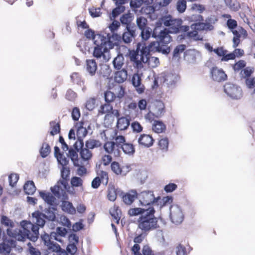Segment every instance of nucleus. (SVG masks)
Masks as SVG:
<instances>
[{
  "label": "nucleus",
  "instance_id": "obj_1",
  "mask_svg": "<svg viewBox=\"0 0 255 255\" xmlns=\"http://www.w3.org/2000/svg\"><path fill=\"white\" fill-rule=\"evenodd\" d=\"M155 29L152 33V37H158L159 41L151 42L148 46H142L140 49L138 46L135 51L130 53V60L133 63V65L137 69L143 68V63L149 62L150 60V52H159L163 54H168L170 48L168 44L172 41V37L169 35V32L166 28L161 30L157 35Z\"/></svg>",
  "mask_w": 255,
  "mask_h": 255
},
{
  "label": "nucleus",
  "instance_id": "obj_2",
  "mask_svg": "<svg viewBox=\"0 0 255 255\" xmlns=\"http://www.w3.org/2000/svg\"><path fill=\"white\" fill-rule=\"evenodd\" d=\"M155 210L153 207H149L140 216L137 220L139 229L144 232L153 230L159 227L158 219L155 216Z\"/></svg>",
  "mask_w": 255,
  "mask_h": 255
},
{
  "label": "nucleus",
  "instance_id": "obj_3",
  "mask_svg": "<svg viewBox=\"0 0 255 255\" xmlns=\"http://www.w3.org/2000/svg\"><path fill=\"white\" fill-rule=\"evenodd\" d=\"M161 19L165 26L169 27V33L187 32L189 30V26L182 25V20L181 19H174L170 15L164 16Z\"/></svg>",
  "mask_w": 255,
  "mask_h": 255
},
{
  "label": "nucleus",
  "instance_id": "obj_4",
  "mask_svg": "<svg viewBox=\"0 0 255 255\" xmlns=\"http://www.w3.org/2000/svg\"><path fill=\"white\" fill-rule=\"evenodd\" d=\"M22 230L20 231L22 235L21 240L28 239L32 242L37 240L39 237V228L30 222L23 221L21 223Z\"/></svg>",
  "mask_w": 255,
  "mask_h": 255
},
{
  "label": "nucleus",
  "instance_id": "obj_5",
  "mask_svg": "<svg viewBox=\"0 0 255 255\" xmlns=\"http://www.w3.org/2000/svg\"><path fill=\"white\" fill-rule=\"evenodd\" d=\"M196 20L199 21V22L193 23L191 25L192 30L187 32V35L189 37L199 39L198 32L208 28L212 25L210 23L203 22L204 18L201 15H198L196 16Z\"/></svg>",
  "mask_w": 255,
  "mask_h": 255
},
{
  "label": "nucleus",
  "instance_id": "obj_6",
  "mask_svg": "<svg viewBox=\"0 0 255 255\" xmlns=\"http://www.w3.org/2000/svg\"><path fill=\"white\" fill-rule=\"evenodd\" d=\"M114 91L117 93V95H116L114 92L110 90H107L105 92L104 98L106 103L110 104L115 101L116 99L121 101L126 94L125 88L121 85L115 86Z\"/></svg>",
  "mask_w": 255,
  "mask_h": 255
},
{
  "label": "nucleus",
  "instance_id": "obj_7",
  "mask_svg": "<svg viewBox=\"0 0 255 255\" xmlns=\"http://www.w3.org/2000/svg\"><path fill=\"white\" fill-rule=\"evenodd\" d=\"M69 188L68 181L59 180L53 187L51 188V190L54 196L58 198L66 199L68 198L67 192Z\"/></svg>",
  "mask_w": 255,
  "mask_h": 255
},
{
  "label": "nucleus",
  "instance_id": "obj_8",
  "mask_svg": "<svg viewBox=\"0 0 255 255\" xmlns=\"http://www.w3.org/2000/svg\"><path fill=\"white\" fill-rule=\"evenodd\" d=\"M97 38L98 39H95L94 41L96 46L94 48L93 55L97 58H99L102 55H104V53L108 51V49L106 41H104L103 39V36L99 35Z\"/></svg>",
  "mask_w": 255,
  "mask_h": 255
},
{
  "label": "nucleus",
  "instance_id": "obj_9",
  "mask_svg": "<svg viewBox=\"0 0 255 255\" xmlns=\"http://www.w3.org/2000/svg\"><path fill=\"white\" fill-rule=\"evenodd\" d=\"M225 92L231 98L234 99H239L242 97L241 88L232 83H227L224 85Z\"/></svg>",
  "mask_w": 255,
  "mask_h": 255
},
{
  "label": "nucleus",
  "instance_id": "obj_10",
  "mask_svg": "<svg viewBox=\"0 0 255 255\" xmlns=\"http://www.w3.org/2000/svg\"><path fill=\"white\" fill-rule=\"evenodd\" d=\"M103 148L107 153L111 154L114 158H119L121 156V148L113 141H106L103 145Z\"/></svg>",
  "mask_w": 255,
  "mask_h": 255
},
{
  "label": "nucleus",
  "instance_id": "obj_11",
  "mask_svg": "<svg viewBox=\"0 0 255 255\" xmlns=\"http://www.w3.org/2000/svg\"><path fill=\"white\" fill-rule=\"evenodd\" d=\"M55 233H52L50 236L46 234L41 236V239L44 245L47 247V249L49 251H57L59 249V245L52 241L53 237L54 240H57L55 238Z\"/></svg>",
  "mask_w": 255,
  "mask_h": 255
},
{
  "label": "nucleus",
  "instance_id": "obj_12",
  "mask_svg": "<svg viewBox=\"0 0 255 255\" xmlns=\"http://www.w3.org/2000/svg\"><path fill=\"white\" fill-rule=\"evenodd\" d=\"M170 217L172 222L176 224H180L184 220V216L181 209L177 206H171Z\"/></svg>",
  "mask_w": 255,
  "mask_h": 255
},
{
  "label": "nucleus",
  "instance_id": "obj_13",
  "mask_svg": "<svg viewBox=\"0 0 255 255\" xmlns=\"http://www.w3.org/2000/svg\"><path fill=\"white\" fill-rule=\"evenodd\" d=\"M111 168L112 171L117 175L122 176L126 175L130 170L128 165L121 166L117 161H113L111 163Z\"/></svg>",
  "mask_w": 255,
  "mask_h": 255
},
{
  "label": "nucleus",
  "instance_id": "obj_14",
  "mask_svg": "<svg viewBox=\"0 0 255 255\" xmlns=\"http://www.w3.org/2000/svg\"><path fill=\"white\" fill-rule=\"evenodd\" d=\"M139 201L143 206L149 205L155 202L156 199L152 191H143L139 194Z\"/></svg>",
  "mask_w": 255,
  "mask_h": 255
},
{
  "label": "nucleus",
  "instance_id": "obj_15",
  "mask_svg": "<svg viewBox=\"0 0 255 255\" xmlns=\"http://www.w3.org/2000/svg\"><path fill=\"white\" fill-rule=\"evenodd\" d=\"M137 142L140 146L148 148L153 145L154 139L151 135L143 133L139 136Z\"/></svg>",
  "mask_w": 255,
  "mask_h": 255
},
{
  "label": "nucleus",
  "instance_id": "obj_16",
  "mask_svg": "<svg viewBox=\"0 0 255 255\" xmlns=\"http://www.w3.org/2000/svg\"><path fill=\"white\" fill-rule=\"evenodd\" d=\"M232 32L234 34L233 39V47L235 48L237 47L239 45L241 41L240 38L241 35H242L244 38H247L248 36L247 31L242 27H240L238 28V30H233Z\"/></svg>",
  "mask_w": 255,
  "mask_h": 255
},
{
  "label": "nucleus",
  "instance_id": "obj_17",
  "mask_svg": "<svg viewBox=\"0 0 255 255\" xmlns=\"http://www.w3.org/2000/svg\"><path fill=\"white\" fill-rule=\"evenodd\" d=\"M211 74L212 79L218 82L225 81L227 79V75L225 72L222 69H219L217 67L212 68Z\"/></svg>",
  "mask_w": 255,
  "mask_h": 255
},
{
  "label": "nucleus",
  "instance_id": "obj_18",
  "mask_svg": "<svg viewBox=\"0 0 255 255\" xmlns=\"http://www.w3.org/2000/svg\"><path fill=\"white\" fill-rule=\"evenodd\" d=\"M131 81L133 86L135 88L136 91L138 94H141L144 92L145 87L141 84V76L139 74H134L132 76Z\"/></svg>",
  "mask_w": 255,
  "mask_h": 255
},
{
  "label": "nucleus",
  "instance_id": "obj_19",
  "mask_svg": "<svg viewBox=\"0 0 255 255\" xmlns=\"http://www.w3.org/2000/svg\"><path fill=\"white\" fill-rule=\"evenodd\" d=\"M137 196L138 194L135 190H130L123 195L122 199L125 204L130 205L137 198Z\"/></svg>",
  "mask_w": 255,
  "mask_h": 255
},
{
  "label": "nucleus",
  "instance_id": "obj_20",
  "mask_svg": "<svg viewBox=\"0 0 255 255\" xmlns=\"http://www.w3.org/2000/svg\"><path fill=\"white\" fill-rule=\"evenodd\" d=\"M103 36V39L104 41H106L107 44H109V45L111 46V48H112L115 45H117L121 39V36L115 32H112V34L108 33L107 37Z\"/></svg>",
  "mask_w": 255,
  "mask_h": 255
},
{
  "label": "nucleus",
  "instance_id": "obj_21",
  "mask_svg": "<svg viewBox=\"0 0 255 255\" xmlns=\"http://www.w3.org/2000/svg\"><path fill=\"white\" fill-rule=\"evenodd\" d=\"M32 221L35 226L43 227L45 224V216L39 211H36L32 214Z\"/></svg>",
  "mask_w": 255,
  "mask_h": 255
},
{
  "label": "nucleus",
  "instance_id": "obj_22",
  "mask_svg": "<svg viewBox=\"0 0 255 255\" xmlns=\"http://www.w3.org/2000/svg\"><path fill=\"white\" fill-rule=\"evenodd\" d=\"M112 109L113 106L110 103H106L100 106L98 111V115H102L106 114L104 118L105 120H110V117H111Z\"/></svg>",
  "mask_w": 255,
  "mask_h": 255
},
{
  "label": "nucleus",
  "instance_id": "obj_23",
  "mask_svg": "<svg viewBox=\"0 0 255 255\" xmlns=\"http://www.w3.org/2000/svg\"><path fill=\"white\" fill-rule=\"evenodd\" d=\"M80 143L81 145L80 150V155L82 159L84 161L90 160L92 157V152L86 146L85 147H83L84 143L82 140H80Z\"/></svg>",
  "mask_w": 255,
  "mask_h": 255
},
{
  "label": "nucleus",
  "instance_id": "obj_24",
  "mask_svg": "<svg viewBox=\"0 0 255 255\" xmlns=\"http://www.w3.org/2000/svg\"><path fill=\"white\" fill-rule=\"evenodd\" d=\"M86 69L91 76L95 75L97 70V64L94 59L86 60Z\"/></svg>",
  "mask_w": 255,
  "mask_h": 255
},
{
  "label": "nucleus",
  "instance_id": "obj_25",
  "mask_svg": "<svg viewBox=\"0 0 255 255\" xmlns=\"http://www.w3.org/2000/svg\"><path fill=\"white\" fill-rule=\"evenodd\" d=\"M128 77V72L125 69L117 71L115 74V80L118 83H123Z\"/></svg>",
  "mask_w": 255,
  "mask_h": 255
},
{
  "label": "nucleus",
  "instance_id": "obj_26",
  "mask_svg": "<svg viewBox=\"0 0 255 255\" xmlns=\"http://www.w3.org/2000/svg\"><path fill=\"white\" fill-rule=\"evenodd\" d=\"M126 29L127 31L123 34L122 39L125 43H129L134 38L135 32L134 30L131 29L130 28Z\"/></svg>",
  "mask_w": 255,
  "mask_h": 255
},
{
  "label": "nucleus",
  "instance_id": "obj_27",
  "mask_svg": "<svg viewBox=\"0 0 255 255\" xmlns=\"http://www.w3.org/2000/svg\"><path fill=\"white\" fill-rule=\"evenodd\" d=\"M129 125V120L126 117H122L118 119L117 127L121 130L128 128Z\"/></svg>",
  "mask_w": 255,
  "mask_h": 255
},
{
  "label": "nucleus",
  "instance_id": "obj_28",
  "mask_svg": "<svg viewBox=\"0 0 255 255\" xmlns=\"http://www.w3.org/2000/svg\"><path fill=\"white\" fill-rule=\"evenodd\" d=\"M152 128L154 132L160 133L165 132L166 126L161 121H154L152 125Z\"/></svg>",
  "mask_w": 255,
  "mask_h": 255
},
{
  "label": "nucleus",
  "instance_id": "obj_29",
  "mask_svg": "<svg viewBox=\"0 0 255 255\" xmlns=\"http://www.w3.org/2000/svg\"><path fill=\"white\" fill-rule=\"evenodd\" d=\"M62 210L69 214L74 215L76 213V209L73 206L72 203L67 201H63L61 204Z\"/></svg>",
  "mask_w": 255,
  "mask_h": 255
},
{
  "label": "nucleus",
  "instance_id": "obj_30",
  "mask_svg": "<svg viewBox=\"0 0 255 255\" xmlns=\"http://www.w3.org/2000/svg\"><path fill=\"white\" fill-rule=\"evenodd\" d=\"M117 197V190L115 186L110 183L108 188L107 198L111 201H115Z\"/></svg>",
  "mask_w": 255,
  "mask_h": 255
},
{
  "label": "nucleus",
  "instance_id": "obj_31",
  "mask_svg": "<svg viewBox=\"0 0 255 255\" xmlns=\"http://www.w3.org/2000/svg\"><path fill=\"white\" fill-rule=\"evenodd\" d=\"M110 213L117 224L119 223L121 219V211L119 207L114 205L110 210Z\"/></svg>",
  "mask_w": 255,
  "mask_h": 255
},
{
  "label": "nucleus",
  "instance_id": "obj_32",
  "mask_svg": "<svg viewBox=\"0 0 255 255\" xmlns=\"http://www.w3.org/2000/svg\"><path fill=\"white\" fill-rule=\"evenodd\" d=\"M124 60L123 54H119L113 61L114 67L116 69L120 70L124 64Z\"/></svg>",
  "mask_w": 255,
  "mask_h": 255
},
{
  "label": "nucleus",
  "instance_id": "obj_33",
  "mask_svg": "<svg viewBox=\"0 0 255 255\" xmlns=\"http://www.w3.org/2000/svg\"><path fill=\"white\" fill-rule=\"evenodd\" d=\"M23 188L25 193L28 195H32L36 191L35 186L32 181H27L25 183Z\"/></svg>",
  "mask_w": 255,
  "mask_h": 255
},
{
  "label": "nucleus",
  "instance_id": "obj_34",
  "mask_svg": "<svg viewBox=\"0 0 255 255\" xmlns=\"http://www.w3.org/2000/svg\"><path fill=\"white\" fill-rule=\"evenodd\" d=\"M102 145V143L100 140L94 139H89L85 143V146L89 149L100 147Z\"/></svg>",
  "mask_w": 255,
  "mask_h": 255
},
{
  "label": "nucleus",
  "instance_id": "obj_35",
  "mask_svg": "<svg viewBox=\"0 0 255 255\" xmlns=\"http://www.w3.org/2000/svg\"><path fill=\"white\" fill-rule=\"evenodd\" d=\"M50 131L49 132L50 134L52 136H54L60 133L61 128L60 125L59 123H57L56 121H51L49 123Z\"/></svg>",
  "mask_w": 255,
  "mask_h": 255
},
{
  "label": "nucleus",
  "instance_id": "obj_36",
  "mask_svg": "<svg viewBox=\"0 0 255 255\" xmlns=\"http://www.w3.org/2000/svg\"><path fill=\"white\" fill-rule=\"evenodd\" d=\"M40 197L49 205H53L55 201V198L50 193L44 192H39Z\"/></svg>",
  "mask_w": 255,
  "mask_h": 255
},
{
  "label": "nucleus",
  "instance_id": "obj_37",
  "mask_svg": "<svg viewBox=\"0 0 255 255\" xmlns=\"http://www.w3.org/2000/svg\"><path fill=\"white\" fill-rule=\"evenodd\" d=\"M121 148L125 154L129 155H133L135 151L134 145L130 143H125Z\"/></svg>",
  "mask_w": 255,
  "mask_h": 255
},
{
  "label": "nucleus",
  "instance_id": "obj_38",
  "mask_svg": "<svg viewBox=\"0 0 255 255\" xmlns=\"http://www.w3.org/2000/svg\"><path fill=\"white\" fill-rule=\"evenodd\" d=\"M132 20V16L130 13L124 14L120 18L121 23L126 25V28H130Z\"/></svg>",
  "mask_w": 255,
  "mask_h": 255
},
{
  "label": "nucleus",
  "instance_id": "obj_39",
  "mask_svg": "<svg viewBox=\"0 0 255 255\" xmlns=\"http://www.w3.org/2000/svg\"><path fill=\"white\" fill-rule=\"evenodd\" d=\"M68 154L73 162L74 165H79V162L82 161V160L78 158L77 151L72 148H71L69 150Z\"/></svg>",
  "mask_w": 255,
  "mask_h": 255
},
{
  "label": "nucleus",
  "instance_id": "obj_40",
  "mask_svg": "<svg viewBox=\"0 0 255 255\" xmlns=\"http://www.w3.org/2000/svg\"><path fill=\"white\" fill-rule=\"evenodd\" d=\"M141 30V37L143 40H148L152 35V31L151 28L147 27L146 28L140 29Z\"/></svg>",
  "mask_w": 255,
  "mask_h": 255
},
{
  "label": "nucleus",
  "instance_id": "obj_41",
  "mask_svg": "<svg viewBox=\"0 0 255 255\" xmlns=\"http://www.w3.org/2000/svg\"><path fill=\"white\" fill-rule=\"evenodd\" d=\"M146 210L145 209L137 207L130 208L128 211V214L130 217L137 215L141 216V215L143 214V212L146 211Z\"/></svg>",
  "mask_w": 255,
  "mask_h": 255
},
{
  "label": "nucleus",
  "instance_id": "obj_42",
  "mask_svg": "<svg viewBox=\"0 0 255 255\" xmlns=\"http://www.w3.org/2000/svg\"><path fill=\"white\" fill-rule=\"evenodd\" d=\"M84 123L83 122H80L76 124V127H77V134L78 136L80 137H84L87 135V131L85 128L83 127Z\"/></svg>",
  "mask_w": 255,
  "mask_h": 255
},
{
  "label": "nucleus",
  "instance_id": "obj_43",
  "mask_svg": "<svg viewBox=\"0 0 255 255\" xmlns=\"http://www.w3.org/2000/svg\"><path fill=\"white\" fill-rule=\"evenodd\" d=\"M51 151L50 147L47 143H43L42 146L40 149V153L41 156L44 158L48 155Z\"/></svg>",
  "mask_w": 255,
  "mask_h": 255
},
{
  "label": "nucleus",
  "instance_id": "obj_44",
  "mask_svg": "<svg viewBox=\"0 0 255 255\" xmlns=\"http://www.w3.org/2000/svg\"><path fill=\"white\" fill-rule=\"evenodd\" d=\"M225 2L232 10L236 11L240 8V4L236 0H225Z\"/></svg>",
  "mask_w": 255,
  "mask_h": 255
},
{
  "label": "nucleus",
  "instance_id": "obj_45",
  "mask_svg": "<svg viewBox=\"0 0 255 255\" xmlns=\"http://www.w3.org/2000/svg\"><path fill=\"white\" fill-rule=\"evenodd\" d=\"M113 140L112 141L114 142L115 144H116L120 148L126 143L125 137L121 135H118L116 134L115 136L113 137Z\"/></svg>",
  "mask_w": 255,
  "mask_h": 255
},
{
  "label": "nucleus",
  "instance_id": "obj_46",
  "mask_svg": "<svg viewBox=\"0 0 255 255\" xmlns=\"http://www.w3.org/2000/svg\"><path fill=\"white\" fill-rule=\"evenodd\" d=\"M136 22L137 27L140 30L148 27L147 20L143 16H139L137 17Z\"/></svg>",
  "mask_w": 255,
  "mask_h": 255
},
{
  "label": "nucleus",
  "instance_id": "obj_47",
  "mask_svg": "<svg viewBox=\"0 0 255 255\" xmlns=\"http://www.w3.org/2000/svg\"><path fill=\"white\" fill-rule=\"evenodd\" d=\"M100 177L101 182L105 185H107L109 182V174L107 171L101 170L98 173V176Z\"/></svg>",
  "mask_w": 255,
  "mask_h": 255
},
{
  "label": "nucleus",
  "instance_id": "obj_48",
  "mask_svg": "<svg viewBox=\"0 0 255 255\" xmlns=\"http://www.w3.org/2000/svg\"><path fill=\"white\" fill-rule=\"evenodd\" d=\"M54 209L49 208L45 211V219L50 221H53L55 220L56 216L54 213Z\"/></svg>",
  "mask_w": 255,
  "mask_h": 255
},
{
  "label": "nucleus",
  "instance_id": "obj_49",
  "mask_svg": "<svg viewBox=\"0 0 255 255\" xmlns=\"http://www.w3.org/2000/svg\"><path fill=\"white\" fill-rule=\"evenodd\" d=\"M158 145L162 150L165 151H167L169 145V140L168 138L164 137L161 138L158 141Z\"/></svg>",
  "mask_w": 255,
  "mask_h": 255
},
{
  "label": "nucleus",
  "instance_id": "obj_50",
  "mask_svg": "<svg viewBox=\"0 0 255 255\" xmlns=\"http://www.w3.org/2000/svg\"><path fill=\"white\" fill-rule=\"evenodd\" d=\"M78 165H74V166H76L78 167L76 173L77 174L80 176H83L87 174V171L86 168L83 164L82 161L79 162Z\"/></svg>",
  "mask_w": 255,
  "mask_h": 255
},
{
  "label": "nucleus",
  "instance_id": "obj_51",
  "mask_svg": "<svg viewBox=\"0 0 255 255\" xmlns=\"http://www.w3.org/2000/svg\"><path fill=\"white\" fill-rule=\"evenodd\" d=\"M77 97V94L71 89L67 90L65 94V98L71 102H74Z\"/></svg>",
  "mask_w": 255,
  "mask_h": 255
},
{
  "label": "nucleus",
  "instance_id": "obj_52",
  "mask_svg": "<svg viewBox=\"0 0 255 255\" xmlns=\"http://www.w3.org/2000/svg\"><path fill=\"white\" fill-rule=\"evenodd\" d=\"M83 184V181L80 177L74 176L71 179V184L73 187H82Z\"/></svg>",
  "mask_w": 255,
  "mask_h": 255
},
{
  "label": "nucleus",
  "instance_id": "obj_53",
  "mask_svg": "<svg viewBox=\"0 0 255 255\" xmlns=\"http://www.w3.org/2000/svg\"><path fill=\"white\" fill-rule=\"evenodd\" d=\"M11 252V248L8 245L5 243L0 244V254L2 255H9Z\"/></svg>",
  "mask_w": 255,
  "mask_h": 255
},
{
  "label": "nucleus",
  "instance_id": "obj_54",
  "mask_svg": "<svg viewBox=\"0 0 255 255\" xmlns=\"http://www.w3.org/2000/svg\"><path fill=\"white\" fill-rule=\"evenodd\" d=\"M176 8L179 12L183 13L184 12L186 8V1L185 0H178L177 2Z\"/></svg>",
  "mask_w": 255,
  "mask_h": 255
},
{
  "label": "nucleus",
  "instance_id": "obj_55",
  "mask_svg": "<svg viewBox=\"0 0 255 255\" xmlns=\"http://www.w3.org/2000/svg\"><path fill=\"white\" fill-rule=\"evenodd\" d=\"M246 66V62L244 60H240L233 65V68L235 71H238Z\"/></svg>",
  "mask_w": 255,
  "mask_h": 255
},
{
  "label": "nucleus",
  "instance_id": "obj_56",
  "mask_svg": "<svg viewBox=\"0 0 255 255\" xmlns=\"http://www.w3.org/2000/svg\"><path fill=\"white\" fill-rule=\"evenodd\" d=\"M19 179V175L16 173H11L8 176L9 185L14 187Z\"/></svg>",
  "mask_w": 255,
  "mask_h": 255
},
{
  "label": "nucleus",
  "instance_id": "obj_57",
  "mask_svg": "<svg viewBox=\"0 0 255 255\" xmlns=\"http://www.w3.org/2000/svg\"><path fill=\"white\" fill-rule=\"evenodd\" d=\"M131 127L133 132L136 133H139L141 132L143 130V127L140 125V124L137 121H134L132 122L131 124Z\"/></svg>",
  "mask_w": 255,
  "mask_h": 255
},
{
  "label": "nucleus",
  "instance_id": "obj_58",
  "mask_svg": "<svg viewBox=\"0 0 255 255\" xmlns=\"http://www.w3.org/2000/svg\"><path fill=\"white\" fill-rule=\"evenodd\" d=\"M254 70L249 67H246L243 69L241 72L242 76L244 79H247L248 77H251V75L253 73Z\"/></svg>",
  "mask_w": 255,
  "mask_h": 255
},
{
  "label": "nucleus",
  "instance_id": "obj_59",
  "mask_svg": "<svg viewBox=\"0 0 255 255\" xmlns=\"http://www.w3.org/2000/svg\"><path fill=\"white\" fill-rule=\"evenodd\" d=\"M1 224L7 227H12L13 223L8 217L5 216H2L0 220Z\"/></svg>",
  "mask_w": 255,
  "mask_h": 255
},
{
  "label": "nucleus",
  "instance_id": "obj_60",
  "mask_svg": "<svg viewBox=\"0 0 255 255\" xmlns=\"http://www.w3.org/2000/svg\"><path fill=\"white\" fill-rule=\"evenodd\" d=\"M71 79L73 83L80 85L83 82L81 77L78 73H73L71 75Z\"/></svg>",
  "mask_w": 255,
  "mask_h": 255
},
{
  "label": "nucleus",
  "instance_id": "obj_61",
  "mask_svg": "<svg viewBox=\"0 0 255 255\" xmlns=\"http://www.w3.org/2000/svg\"><path fill=\"white\" fill-rule=\"evenodd\" d=\"M61 172V177L63 179L62 180H66L68 181V178L70 173V170L69 168L63 166Z\"/></svg>",
  "mask_w": 255,
  "mask_h": 255
},
{
  "label": "nucleus",
  "instance_id": "obj_62",
  "mask_svg": "<svg viewBox=\"0 0 255 255\" xmlns=\"http://www.w3.org/2000/svg\"><path fill=\"white\" fill-rule=\"evenodd\" d=\"M113 160L112 155L111 154H105L101 159L102 162L104 165L107 166L112 163Z\"/></svg>",
  "mask_w": 255,
  "mask_h": 255
},
{
  "label": "nucleus",
  "instance_id": "obj_63",
  "mask_svg": "<svg viewBox=\"0 0 255 255\" xmlns=\"http://www.w3.org/2000/svg\"><path fill=\"white\" fill-rule=\"evenodd\" d=\"M188 253L187 251L186 248L182 245L179 244L176 248V255H188Z\"/></svg>",
  "mask_w": 255,
  "mask_h": 255
},
{
  "label": "nucleus",
  "instance_id": "obj_64",
  "mask_svg": "<svg viewBox=\"0 0 255 255\" xmlns=\"http://www.w3.org/2000/svg\"><path fill=\"white\" fill-rule=\"evenodd\" d=\"M245 83L249 88L253 89L255 87V78L248 77L245 79Z\"/></svg>",
  "mask_w": 255,
  "mask_h": 255
}]
</instances>
